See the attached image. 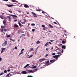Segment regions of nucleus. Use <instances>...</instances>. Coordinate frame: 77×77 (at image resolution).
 <instances>
[{"label": "nucleus", "mask_w": 77, "mask_h": 77, "mask_svg": "<svg viewBox=\"0 0 77 77\" xmlns=\"http://www.w3.org/2000/svg\"><path fill=\"white\" fill-rule=\"evenodd\" d=\"M8 43V41H5L4 43L2 45V46H6L7 45V43Z\"/></svg>", "instance_id": "obj_1"}, {"label": "nucleus", "mask_w": 77, "mask_h": 77, "mask_svg": "<svg viewBox=\"0 0 77 77\" xmlns=\"http://www.w3.org/2000/svg\"><path fill=\"white\" fill-rule=\"evenodd\" d=\"M6 5L7 6H8V7H12V6H15L13 5L6 4Z\"/></svg>", "instance_id": "obj_2"}, {"label": "nucleus", "mask_w": 77, "mask_h": 77, "mask_svg": "<svg viewBox=\"0 0 77 77\" xmlns=\"http://www.w3.org/2000/svg\"><path fill=\"white\" fill-rule=\"evenodd\" d=\"M60 56V55L59 54L58 55H55V58L56 60H57L58 59V57H59Z\"/></svg>", "instance_id": "obj_3"}, {"label": "nucleus", "mask_w": 77, "mask_h": 77, "mask_svg": "<svg viewBox=\"0 0 77 77\" xmlns=\"http://www.w3.org/2000/svg\"><path fill=\"white\" fill-rule=\"evenodd\" d=\"M56 61V60H50V62H51V63H54V62L55 61Z\"/></svg>", "instance_id": "obj_4"}, {"label": "nucleus", "mask_w": 77, "mask_h": 77, "mask_svg": "<svg viewBox=\"0 0 77 77\" xmlns=\"http://www.w3.org/2000/svg\"><path fill=\"white\" fill-rule=\"evenodd\" d=\"M24 6L25 8H29V5H27V4H24Z\"/></svg>", "instance_id": "obj_5"}, {"label": "nucleus", "mask_w": 77, "mask_h": 77, "mask_svg": "<svg viewBox=\"0 0 77 77\" xmlns=\"http://www.w3.org/2000/svg\"><path fill=\"white\" fill-rule=\"evenodd\" d=\"M10 16L13 17V18H15V17L16 18H18V17L16 15H11Z\"/></svg>", "instance_id": "obj_6"}, {"label": "nucleus", "mask_w": 77, "mask_h": 77, "mask_svg": "<svg viewBox=\"0 0 77 77\" xmlns=\"http://www.w3.org/2000/svg\"><path fill=\"white\" fill-rule=\"evenodd\" d=\"M62 49H64L65 50L66 48V45H62Z\"/></svg>", "instance_id": "obj_7"}, {"label": "nucleus", "mask_w": 77, "mask_h": 77, "mask_svg": "<svg viewBox=\"0 0 77 77\" xmlns=\"http://www.w3.org/2000/svg\"><path fill=\"white\" fill-rule=\"evenodd\" d=\"M7 17L9 19V21H11V18H12V17L11 16H7Z\"/></svg>", "instance_id": "obj_8"}, {"label": "nucleus", "mask_w": 77, "mask_h": 77, "mask_svg": "<svg viewBox=\"0 0 77 77\" xmlns=\"http://www.w3.org/2000/svg\"><path fill=\"white\" fill-rule=\"evenodd\" d=\"M21 73L23 74H26L27 73V72L26 71H23L21 72Z\"/></svg>", "instance_id": "obj_9"}, {"label": "nucleus", "mask_w": 77, "mask_h": 77, "mask_svg": "<svg viewBox=\"0 0 77 77\" xmlns=\"http://www.w3.org/2000/svg\"><path fill=\"white\" fill-rule=\"evenodd\" d=\"M65 36H64V35H63V37L65 39H66L67 38V35L65 34H64Z\"/></svg>", "instance_id": "obj_10"}, {"label": "nucleus", "mask_w": 77, "mask_h": 77, "mask_svg": "<svg viewBox=\"0 0 77 77\" xmlns=\"http://www.w3.org/2000/svg\"><path fill=\"white\" fill-rule=\"evenodd\" d=\"M10 73H9V74H7V75L6 76V77H9V75H10L9 76V77H11V76H12V75H10Z\"/></svg>", "instance_id": "obj_11"}, {"label": "nucleus", "mask_w": 77, "mask_h": 77, "mask_svg": "<svg viewBox=\"0 0 77 77\" xmlns=\"http://www.w3.org/2000/svg\"><path fill=\"white\" fill-rule=\"evenodd\" d=\"M11 2H14L15 3H18V1L15 0H12Z\"/></svg>", "instance_id": "obj_12"}, {"label": "nucleus", "mask_w": 77, "mask_h": 77, "mask_svg": "<svg viewBox=\"0 0 77 77\" xmlns=\"http://www.w3.org/2000/svg\"><path fill=\"white\" fill-rule=\"evenodd\" d=\"M29 66V64H27L26 65V66L24 67V68H27V66Z\"/></svg>", "instance_id": "obj_13"}, {"label": "nucleus", "mask_w": 77, "mask_h": 77, "mask_svg": "<svg viewBox=\"0 0 77 77\" xmlns=\"http://www.w3.org/2000/svg\"><path fill=\"white\" fill-rule=\"evenodd\" d=\"M3 24L4 25H6V21H5V20L3 21Z\"/></svg>", "instance_id": "obj_14"}, {"label": "nucleus", "mask_w": 77, "mask_h": 77, "mask_svg": "<svg viewBox=\"0 0 77 77\" xmlns=\"http://www.w3.org/2000/svg\"><path fill=\"white\" fill-rule=\"evenodd\" d=\"M36 43L37 44H39L41 42H40V41L38 40L36 42Z\"/></svg>", "instance_id": "obj_15"}, {"label": "nucleus", "mask_w": 77, "mask_h": 77, "mask_svg": "<svg viewBox=\"0 0 77 77\" xmlns=\"http://www.w3.org/2000/svg\"><path fill=\"white\" fill-rule=\"evenodd\" d=\"M46 63H47L48 64V65H50V64H51V63H49V61L48 60L46 62Z\"/></svg>", "instance_id": "obj_16"}, {"label": "nucleus", "mask_w": 77, "mask_h": 77, "mask_svg": "<svg viewBox=\"0 0 77 77\" xmlns=\"http://www.w3.org/2000/svg\"><path fill=\"white\" fill-rule=\"evenodd\" d=\"M45 60V59L43 58V59H41L40 60V61H43L44 60Z\"/></svg>", "instance_id": "obj_17"}, {"label": "nucleus", "mask_w": 77, "mask_h": 77, "mask_svg": "<svg viewBox=\"0 0 77 77\" xmlns=\"http://www.w3.org/2000/svg\"><path fill=\"white\" fill-rule=\"evenodd\" d=\"M38 47H37V48H36L35 54H36V52H37V51H38Z\"/></svg>", "instance_id": "obj_18"}, {"label": "nucleus", "mask_w": 77, "mask_h": 77, "mask_svg": "<svg viewBox=\"0 0 77 77\" xmlns=\"http://www.w3.org/2000/svg\"><path fill=\"white\" fill-rule=\"evenodd\" d=\"M49 26H50V27H51V28H53V26H52L51 25V24H49Z\"/></svg>", "instance_id": "obj_19"}, {"label": "nucleus", "mask_w": 77, "mask_h": 77, "mask_svg": "<svg viewBox=\"0 0 77 77\" xmlns=\"http://www.w3.org/2000/svg\"><path fill=\"white\" fill-rule=\"evenodd\" d=\"M10 40H11V41H13V42H15V39H12L11 38H10Z\"/></svg>", "instance_id": "obj_20"}, {"label": "nucleus", "mask_w": 77, "mask_h": 77, "mask_svg": "<svg viewBox=\"0 0 77 77\" xmlns=\"http://www.w3.org/2000/svg\"><path fill=\"white\" fill-rule=\"evenodd\" d=\"M18 25L17 24H15L14 26V27H18Z\"/></svg>", "instance_id": "obj_21"}, {"label": "nucleus", "mask_w": 77, "mask_h": 77, "mask_svg": "<svg viewBox=\"0 0 77 77\" xmlns=\"http://www.w3.org/2000/svg\"><path fill=\"white\" fill-rule=\"evenodd\" d=\"M36 11L39 12V11H41V9H39H39H37L36 10Z\"/></svg>", "instance_id": "obj_22"}, {"label": "nucleus", "mask_w": 77, "mask_h": 77, "mask_svg": "<svg viewBox=\"0 0 77 77\" xmlns=\"http://www.w3.org/2000/svg\"><path fill=\"white\" fill-rule=\"evenodd\" d=\"M52 56H54V55H56V53H54L52 54Z\"/></svg>", "instance_id": "obj_23"}, {"label": "nucleus", "mask_w": 77, "mask_h": 77, "mask_svg": "<svg viewBox=\"0 0 77 77\" xmlns=\"http://www.w3.org/2000/svg\"><path fill=\"white\" fill-rule=\"evenodd\" d=\"M48 56H49V54H46V55L45 56V57H47Z\"/></svg>", "instance_id": "obj_24"}, {"label": "nucleus", "mask_w": 77, "mask_h": 77, "mask_svg": "<svg viewBox=\"0 0 77 77\" xmlns=\"http://www.w3.org/2000/svg\"><path fill=\"white\" fill-rule=\"evenodd\" d=\"M28 71H29V72H33V71H32V70H28Z\"/></svg>", "instance_id": "obj_25"}, {"label": "nucleus", "mask_w": 77, "mask_h": 77, "mask_svg": "<svg viewBox=\"0 0 77 77\" xmlns=\"http://www.w3.org/2000/svg\"><path fill=\"white\" fill-rule=\"evenodd\" d=\"M5 28V26H1V28H2V29H4Z\"/></svg>", "instance_id": "obj_26"}, {"label": "nucleus", "mask_w": 77, "mask_h": 77, "mask_svg": "<svg viewBox=\"0 0 77 77\" xmlns=\"http://www.w3.org/2000/svg\"><path fill=\"white\" fill-rule=\"evenodd\" d=\"M33 50V48H31L30 49V51H32Z\"/></svg>", "instance_id": "obj_27"}, {"label": "nucleus", "mask_w": 77, "mask_h": 77, "mask_svg": "<svg viewBox=\"0 0 77 77\" xmlns=\"http://www.w3.org/2000/svg\"><path fill=\"white\" fill-rule=\"evenodd\" d=\"M47 45H48V42L46 43L45 44V47H46V46H47Z\"/></svg>", "instance_id": "obj_28"}, {"label": "nucleus", "mask_w": 77, "mask_h": 77, "mask_svg": "<svg viewBox=\"0 0 77 77\" xmlns=\"http://www.w3.org/2000/svg\"><path fill=\"white\" fill-rule=\"evenodd\" d=\"M62 43H63V44L65 43V41H62Z\"/></svg>", "instance_id": "obj_29"}, {"label": "nucleus", "mask_w": 77, "mask_h": 77, "mask_svg": "<svg viewBox=\"0 0 77 77\" xmlns=\"http://www.w3.org/2000/svg\"><path fill=\"white\" fill-rule=\"evenodd\" d=\"M33 56V55H31L29 57V58H30V57H32Z\"/></svg>", "instance_id": "obj_30"}, {"label": "nucleus", "mask_w": 77, "mask_h": 77, "mask_svg": "<svg viewBox=\"0 0 77 77\" xmlns=\"http://www.w3.org/2000/svg\"><path fill=\"white\" fill-rule=\"evenodd\" d=\"M42 14H45V13L46 14V13L43 11H42Z\"/></svg>", "instance_id": "obj_31"}, {"label": "nucleus", "mask_w": 77, "mask_h": 77, "mask_svg": "<svg viewBox=\"0 0 77 77\" xmlns=\"http://www.w3.org/2000/svg\"><path fill=\"white\" fill-rule=\"evenodd\" d=\"M33 17H35V18H36V17H37L38 16H37L36 15H34L33 16Z\"/></svg>", "instance_id": "obj_32"}, {"label": "nucleus", "mask_w": 77, "mask_h": 77, "mask_svg": "<svg viewBox=\"0 0 77 77\" xmlns=\"http://www.w3.org/2000/svg\"><path fill=\"white\" fill-rule=\"evenodd\" d=\"M53 58H56V55L53 56V57H52V58L53 59Z\"/></svg>", "instance_id": "obj_33"}, {"label": "nucleus", "mask_w": 77, "mask_h": 77, "mask_svg": "<svg viewBox=\"0 0 77 77\" xmlns=\"http://www.w3.org/2000/svg\"><path fill=\"white\" fill-rule=\"evenodd\" d=\"M32 15H36V14L33 12H32Z\"/></svg>", "instance_id": "obj_34"}, {"label": "nucleus", "mask_w": 77, "mask_h": 77, "mask_svg": "<svg viewBox=\"0 0 77 77\" xmlns=\"http://www.w3.org/2000/svg\"><path fill=\"white\" fill-rule=\"evenodd\" d=\"M35 29H32V32H35Z\"/></svg>", "instance_id": "obj_35"}, {"label": "nucleus", "mask_w": 77, "mask_h": 77, "mask_svg": "<svg viewBox=\"0 0 77 77\" xmlns=\"http://www.w3.org/2000/svg\"><path fill=\"white\" fill-rule=\"evenodd\" d=\"M18 24H19L20 26H21V23H20V22H18Z\"/></svg>", "instance_id": "obj_36"}, {"label": "nucleus", "mask_w": 77, "mask_h": 77, "mask_svg": "<svg viewBox=\"0 0 77 77\" xmlns=\"http://www.w3.org/2000/svg\"><path fill=\"white\" fill-rule=\"evenodd\" d=\"M46 50H47V51H48V50H49V49L48 48H46Z\"/></svg>", "instance_id": "obj_37"}, {"label": "nucleus", "mask_w": 77, "mask_h": 77, "mask_svg": "<svg viewBox=\"0 0 77 77\" xmlns=\"http://www.w3.org/2000/svg\"><path fill=\"white\" fill-rule=\"evenodd\" d=\"M5 50V48H3L2 49V51H4V50Z\"/></svg>", "instance_id": "obj_38"}, {"label": "nucleus", "mask_w": 77, "mask_h": 77, "mask_svg": "<svg viewBox=\"0 0 77 77\" xmlns=\"http://www.w3.org/2000/svg\"><path fill=\"white\" fill-rule=\"evenodd\" d=\"M45 29H46L45 28V27H44L43 28V30H45Z\"/></svg>", "instance_id": "obj_39"}, {"label": "nucleus", "mask_w": 77, "mask_h": 77, "mask_svg": "<svg viewBox=\"0 0 77 77\" xmlns=\"http://www.w3.org/2000/svg\"><path fill=\"white\" fill-rule=\"evenodd\" d=\"M21 23H22V24H24L25 23V21H24V22H21Z\"/></svg>", "instance_id": "obj_40"}, {"label": "nucleus", "mask_w": 77, "mask_h": 77, "mask_svg": "<svg viewBox=\"0 0 77 77\" xmlns=\"http://www.w3.org/2000/svg\"><path fill=\"white\" fill-rule=\"evenodd\" d=\"M45 26L44 25H42V27H45Z\"/></svg>", "instance_id": "obj_41"}, {"label": "nucleus", "mask_w": 77, "mask_h": 77, "mask_svg": "<svg viewBox=\"0 0 77 77\" xmlns=\"http://www.w3.org/2000/svg\"><path fill=\"white\" fill-rule=\"evenodd\" d=\"M31 25L32 26H35V24H34V23H32L31 24Z\"/></svg>", "instance_id": "obj_42"}, {"label": "nucleus", "mask_w": 77, "mask_h": 77, "mask_svg": "<svg viewBox=\"0 0 77 77\" xmlns=\"http://www.w3.org/2000/svg\"><path fill=\"white\" fill-rule=\"evenodd\" d=\"M9 12L10 13H12V11H9Z\"/></svg>", "instance_id": "obj_43"}, {"label": "nucleus", "mask_w": 77, "mask_h": 77, "mask_svg": "<svg viewBox=\"0 0 77 77\" xmlns=\"http://www.w3.org/2000/svg\"><path fill=\"white\" fill-rule=\"evenodd\" d=\"M4 72H5V73H6V72H7V71L6 70H5L4 71Z\"/></svg>", "instance_id": "obj_44"}, {"label": "nucleus", "mask_w": 77, "mask_h": 77, "mask_svg": "<svg viewBox=\"0 0 77 77\" xmlns=\"http://www.w3.org/2000/svg\"><path fill=\"white\" fill-rule=\"evenodd\" d=\"M10 37V36L9 35H7V37L8 38H8H9Z\"/></svg>", "instance_id": "obj_45"}, {"label": "nucleus", "mask_w": 77, "mask_h": 77, "mask_svg": "<svg viewBox=\"0 0 77 77\" xmlns=\"http://www.w3.org/2000/svg\"><path fill=\"white\" fill-rule=\"evenodd\" d=\"M36 68V66H35L33 67V68L34 69Z\"/></svg>", "instance_id": "obj_46"}, {"label": "nucleus", "mask_w": 77, "mask_h": 77, "mask_svg": "<svg viewBox=\"0 0 77 77\" xmlns=\"http://www.w3.org/2000/svg\"><path fill=\"white\" fill-rule=\"evenodd\" d=\"M24 49H22L21 50V52H22V51H24Z\"/></svg>", "instance_id": "obj_47"}, {"label": "nucleus", "mask_w": 77, "mask_h": 77, "mask_svg": "<svg viewBox=\"0 0 77 77\" xmlns=\"http://www.w3.org/2000/svg\"><path fill=\"white\" fill-rule=\"evenodd\" d=\"M0 17L1 18V19H2V20H3V17L2 16H1Z\"/></svg>", "instance_id": "obj_48"}, {"label": "nucleus", "mask_w": 77, "mask_h": 77, "mask_svg": "<svg viewBox=\"0 0 77 77\" xmlns=\"http://www.w3.org/2000/svg\"><path fill=\"white\" fill-rule=\"evenodd\" d=\"M50 41H51V42H53V41H54V40H51Z\"/></svg>", "instance_id": "obj_49"}, {"label": "nucleus", "mask_w": 77, "mask_h": 77, "mask_svg": "<svg viewBox=\"0 0 77 77\" xmlns=\"http://www.w3.org/2000/svg\"><path fill=\"white\" fill-rule=\"evenodd\" d=\"M1 32H3V29H2L1 30Z\"/></svg>", "instance_id": "obj_50"}, {"label": "nucleus", "mask_w": 77, "mask_h": 77, "mask_svg": "<svg viewBox=\"0 0 77 77\" xmlns=\"http://www.w3.org/2000/svg\"><path fill=\"white\" fill-rule=\"evenodd\" d=\"M22 35L23 36H26V35L23 34Z\"/></svg>", "instance_id": "obj_51"}, {"label": "nucleus", "mask_w": 77, "mask_h": 77, "mask_svg": "<svg viewBox=\"0 0 77 77\" xmlns=\"http://www.w3.org/2000/svg\"><path fill=\"white\" fill-rule=\"evenodd\" d=\"M2 59L0 57V61H2Z\"/></svg>", "instance_id": "obj_52"}, {"label": "nucleus", "mask_w": 77, "mask_h": 77, "mask_svg": "<svg viewBox=\"0 0 77 77\" xmlns=\"http://www.w3.org/2000/svg\"><path fill=\"white\" fill-rule=\"evenodd\" d=\"M54 24H57V23H56L55 22H54Z\"/></svg>", "instance_id": "obj_53"}, {"label": "nucleus", "mask_w": 77, "mask_h": 77, "mask_svg": "<svg viewBox=\"0 0 77 77\" xmlns=\"http://www.w3.org/2000/svg\"><path fill=\"white\" fill-rule=\"evenodd\" d=\"M6 30H7V29H4V31L5 32H6Z\"/></svg>", "instance_id": "obj_54"}, {"label": "nucleus", "mask_w": 77, "mask_h": 77, "mask_svg": "<svg viewBox=\"0 0 77 77\" xmlns=\"http://www.w3.org/2000/svg\"><path fill=\"white\" fill-rule=\"evenodd\" d=\"M26 14H29V12L27 11Z\"/></svg>", "instance_id": "obj_55"}, {"label": "nucleus", "mask_w": 77, "mask_h": 77, "mask_svg": "<svg viewBox=\"0 0 77 77\" xmlns=\"http://www.w3.org/2000/svg\"><path fill=\"white\" fill-rule=\"evenodd\" d=\"M14 21L15 22H17V20H14Z\"/></svg>", "instance_id": "obj_56"}, {"label": "nucleus", "mask_w": 77, "mask_h": 77, "mask_svg": "<svg viewBox=\"0 0 77 77\" xmlns=\"http://www.w3.org/2000/svg\"><path fill=\"white\" fill-rule=\"evenodd\" d=\"M23 52H21L20 53V54H23Z\"/></svg>", "instance_id": "obj_57"}, {"label": "nucleus", "mask_w": 77, "mask_h": 77, "mask_svg": "<svg viewBox=\"0 0 77 77\" xmlns=\"http://www.w3.org/2000/svg\"><path fill=\"white\" fill-rule=\"evenodd\" d=\"M7 71L8 72H9L10 71V70H9V69Z\"/></svg>", "instance_id": "obj_58"}, {"label": "nucleus", "mask_w": 77, "mask_h": 77, "mask_svg": "<svg viewBox=\"0 0 77 77\" xmlns=\"http://www.w3.org/2000/svg\"><path fill=\"white\" fill-rule=\"evenodd\" d=\"M2 75H3V73H1L0 74V76Z\"/></svg>", "instance_id": "obj_59"}, {"label": "nucleus", "mask_w": 77, "mask_h": 77, "mask_svg": "<svg viewBox=\"0 0 77 77\" xmlns=\"http://www.w3.org/2000/svg\"><path fill=\"white\" fill-rule=\"evenodd\" d=\"M4 1L5 2H7V1H8V0H4Z\"/></svg>", "instance_id": "obj_60"}, {"label": "nucleus", "mask_w": 77, "mask_h": 77, "mask_svg": "<svg viewBox=\"0 0 77 77\" xmlns=\"http://www.w3.org/2000/svg\"><path fill=\"white\" fill-rule=\"evenodd\" d=\"M18 12H19V13H21V11H19Z\"/></svg>", "instance_id": "obj_61"}, {"label": "nucleus", "mask_w": 77, "mask_h": 77, "mask_svg": "<svg viewBox=\"0 0 77 77\" xmlns=\"http://www.w3.org/2000/svg\"><path fill=\"white\" fill-rule=\"evenodd\" d=\"M63 50H62L61 51V52L62 53H63Z\"/></svg>", "instance_id": "obj_62"}, {"label": "nucleus", "mask_w": 77, "mask_h": 77, "mask_svg": "<svg viewBox=\"0 0 77 77\" xmlns=\"http://www.w3.org/2000/svg\"><path fill=\"white\" fill-rule=\"evenodd\" d=\"M48 43H49V44H51V43L50 42H49Z\"/></svg>", "instance_id": "obj_63"}, {"label": "nucleus", "mask_w": 77, "mask_h": 77, "mask_svg": "<svg viewBox=\"0 0 77 77\" xmlns=\"http://www.w3.org/2000/svg\"><path fill=\"white\" fill-rule=\"evenodd\" d=\"M15 49H17V47H15Z\"/></svg>", "instance_id": "obj_64"}]
</instances>
